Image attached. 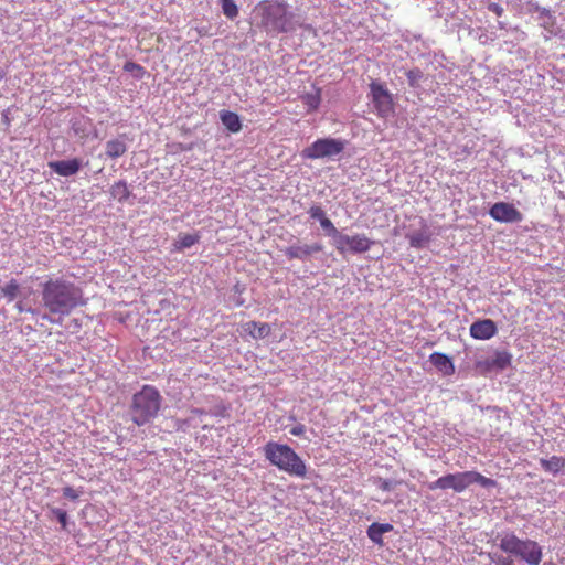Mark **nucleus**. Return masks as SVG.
Returning a JSON list of instances; mask_svg holds the SVG:
<instances>
[{
    "mask_svg": "<svg viewBox=\"0 0 565 565\" xmlns=\"http://www.w3.org/2000/svg\"><path fill=\"white\" fill-rule=\"evenodd\" d=\"M127 151V146L119 139H111L106 142L105 153L110 159H116L124 156Z\"/></svg>",
    "mask_w": 565,
    "mask_h": 565,
    "instance_id": "nucleus-20",
    "label": "nucleus"
},
{
    "mask_svg": "<svg viewBox=\"0 0 565 565\" xmlns=\"http://www.w3.org/2000/svg\"><path fill=\"white\" fill-rule=\"evenodd\" d=\"M110 195L118 202H125L130 196V191L126 181H118L110 188Z\"/></svg>",
    "mask_w": 565,
    "mask_h": 565,
    "instance_id": "nucleus-23",
    "label": "nucleus"
},
{
    "mask_svg": "<svg viewBox=\"0 0 565 565\" xmlns=\"http://www.w3.org/2000/svg\"><path fill=\"white\" fill-rule=\"evenodd\" d=\"M494 564L495 565H514L512 559L502 557V556L499 557L498 559H495Z\"/></svg>",
    "mask_w": 565,
    "mask_h": 565,
    "instance_id": "nucleus-38",
    "label": "nucleus"
},
{
    "mask_svg": "<svg viewBox=\"0 0 565 565\" xmlns=\"http://www.w3.org/2000/svg\"><path fill=\"white\" fill-rule=\"evenodd\" d=\"M512 354L508 351H495L494 354L487 359L483 364L486 370H499L502 371L511 365Z\"/></svg>",
    "mask_w": 565,
    "mask_h": 565,
    "instance_id": "nucleus-14",
    "label": "nucleus"
},
{
    "mask_svg": "<svg viewBox=\"0 0 565 565\" xmlns=\"http://www.w3.org/2000/svg\"><path fill=\"white\" fill-rule=\"evenodd\" d=\"M309 215L311 218L318 220L319 222H321L326 217L324 211L320 206H317V205L311 206L309 209Z\"/></svg>",
    "mask_w": 565,
    "mask_h": 565,
    "instance_id": "nucleus-32",
    "label": "nucleus"
},
{
    "mask_svg": "<svg viewBox=\"0 0 565 565\" xmlns=\"http://www.w3.org/2000/svg\"><path fill=\"white\" fill-rule=\"evenodd\" d=\"M301 102L307 107V111L313 113L318 110L321 104V88L312 86V92L301 95Z\"/></svg>",
    "mask_w": 565,
    "mask_h": 565,
    "instance_id": "nucleus-16",
    "label": "nucleus"
},
{
    "mask_svg": "<svg viewBox=\"0 0 565 565\" xmlns=\"http://www.w3.org/2000/svg\"><path fill=\"white\" fill-rule=\"evenodd\" d=\"M497 333V326L490 319L473 322L470 327V334L475 339L488 340Z\"/></svg>",
    "mask_w": 565,
    "mask_h": 565,
    "instance_id": "nucleus-11",
    "label": "nucleus"
},
{
    "mask_svg": "<svg viewBox=\"0 0 565 565\" xmlns=\"http://www.w3.org/2000/svg\"><path fill=\"white\" fill-rule=\"evenodd\" d=\"M223 9V13L228 19H234L238 15V8L234 0H220Z\"/></svg>",
    "mask_w": 565,
    "mask_h": 565,
    "instance_id": "nucleus-25",
    "label": "nucleus"
},
{
    "mask_svg": "<svg viewBox=\"0 0 565 565\" xmlns=\"http://www.w3.org/2000/svg\"><path fill=\"white\" fill-rule=\"evenodd\" d=\"M490 216L501 223H514L523 220L522 213L511 203L498 202L489 211Z\"/></svg>",
    "mask_w": 565,
    "mask_h": 565,
    "instance_id": "nucleus-9",
    "label": "nucleus"
},
{
    "mask_svg": "<svg viewBox=\"0 0 565 565\" xmlns=\"http://www.w3.org/2000/svg\"><path fill=\"white\" fill-rule=\"evenodd\" d=\"M406 76L409 86L417 87L419 86V81L423 78V72L419 68H413L406 73Z\"/></svg>",
    "mask_w": 565,
    "mask_h": 565,
    "instance_id": "nucleus-29",
    "label": "nucleus"
},
{
    "mask_svg": "<svg viewBox=\"0 0 565 565\" xmlns=\"http://www.w3.org/2000/svg\"><path fill=\"white\" fill-rule=\"evenodd\" d=\"M1 292L11 301L17 297L19 292V284L17 280L11 279L4 287L1 288Z\"/></svg>",
    "mask_w": 565,
    "mask_h": 565,
    "instance_id": "nucleus-26",
    "label": "nucleus"
},
{
    "mask_svg": "<svg viewBox=\"0 0 565 565\" xmlns=\"http://www.w3.org/2000/svg\"><path fill=\"white\" fill-rule=\"evenodd\" d=\"M477 476H478V472H471V471L461 473V488L477 482V479H476Z\"/></svg>",
    "mask_w": 565,
    "mask_h": 565,
    "instance_id": "nucleus-31",
    "label": "nucleus"
},
{
    "mask_svg": "<svg viewBox=\"0 0 565 565\" xmlns=\"http://www.w3.org/2000/svg\"><path fill=\"white\" fill-rule=\"evenodd\" d=\"M488 10L493 12L498 17H501L502 13H503V8L500 4L495 3V2L489 3L488 4Z\"/></svg>",
    "mask_w": 565,
    "mask_h": 565,
    "instance_id": "nucleus-36",
    "label": "nucleus"
},
{
    "mask_svg": "<svg viewBox=\"0 0 565 565\" xmlns=\"http://www.w3.org/2000/svg\"><path fill=\"white\" fill-rule=\"evenodd\" d=\"M322 250V245L312 244L303 246H289L284 249V254L288 259H303L312 254Z\"/></svg>",
    "mask_w": 565,
    "mask_h": 565,
    "instance_id": "nucleus-13",
    "label": "nucleus"
},
{
    "mask_svg": "<svg viewBox=\"0 0 565 565\" xmlns=\"http://www.w3.org/2000/svg\"><path fill=\"white\" fill-rule=\"evenodd\" d=\"M373 244V241L364 234L347 235L341 233L338 239L334 241L335 249L342 255L347 252L354 254L366 253Z\"/></svg>",
    "mask_w": 565,
    "mask_h": 565,
    "instance_id": "nucleus-7",
    "label": "nucleus"
},
{
    "mask_svg": "<svg viewBox=\"0 0 565 565\" xmlns=\"http://www.w3.org/2000/svg\"><path fill=\"white\" fill-rule=\"evenodd\" d=\"M320 225L327 232L328 235L334 238V241L338 239L341 233L327 216L320 222Z\"/></svg>",
    "mask_w": 565,
    "mask_h": 565,
    "instance_id": "nucleus-27",
    "label": "nucleus"
},
{
    "mask_svg": "<svg viewBox=\"0 0 565 565\" xmlns=\"http://www.w3.org/2000/svg\"><path fill=\"white\" fill-rule=\"evenodd\" d=\"M374 483L377 486L379 489L382 491L388 492L394 488V482L391 480H386L383 478H376L374 480Z\"/></svg>",
    "mask_w": 565,
    "mask_h": 565,
    "instance_id": "nucleus-30",
    "label": "nucleus"
},
{
    "mask_svg": "<svg viewBox=\"0 0 565 565\" xmlns=\"http://www.w3.org/2000/svg\"><path fill=\"white\" fill-rule=\"evenodd\" d=\"M17 308H18V310H19L20 312H22V311H23V308H22L21 303H18V305H17Z\"/></svg>",
    "mask_w": 565,
    "mask_h": 565,
    "instance_id": "nucleus-40",
    "label": "nucleus"
},
{
    "mask_svg": "<svg viewBox=\"0 0 565 565\" xmlns=\"http://www.w3.org/2000/svg\"><path fill=\"white\" fill-rule=\"evenodd\" d=\"M49 167L58 175L71 177L81 169V160L77 158L71 160L51 161Z\"/></svg>",
    "mask_w": 565,
    "mask_h": 565,
    "instance_id": "nucleus-12",
    "label": "nucleus"
},
{
    "mask_svg": "<svg viewBox=\"0 0 565 565\" xmlns=\"http://www.w3.org/2000/svg\"><path fill=\"white\" fill-rule=\"evenodd\" d=\"M63 494L65 498H68L71 500H76L78 498L77 491L72 487H65L63 489Z\"/></svg>",
    "mask_w": 565,
    "mask_h": 565,
    "instance_id": "nucleus-35",
    "label": "nucleus"
},
{
    "mask_svg": "<svg viewBox=\"0 0 565 565\" xmlns=\"http://www.w3.org/2000/svg\"><path fill=\"white\" fill-rule=\"evenodd\" d=\"M243 328L253 339L256 340L264 339L271 332L270 326L266 322L249 321L246 322Z\"/></svg>",
    "mask_w": 565,
    "mask_h": 565,
    "instance_id": "nucleus-15",
    "label": "nucleus"
},
{
    "mask_svg": "<svg viewBox=\"0 0 565 565\" xmlns=\"http://www.w3.org/2000/svg\"><path fill=\"white\" fill-rule=\"evenodd\" d=\"M262 25L267 32L285 33L291 30L292 14L288 6L280 1H266L259 4Z\"/></svg>",
    "mask_w": 565,
    "mask_h": 565,
    "instance_id": "nucleus-5",
    "label": "nucleus"
},
{
    "mask_svg": "<svg viewBox=\"0 0 565 565\" xmlns=\"http://www.w3.org/2000/svg\"><path fill=\"white\" fill-rule=\"evenodd\" d=\"M345 140L335 138H320L301 151L305 159L331 158L340 154L345 148Z\"/></svg>",
    "mask_w": 565,
    "mask_h": 565,
    "instance_id": "nucleus-6",
    "label": "nucleus"
},
{
    "mask_svg": "<svg viewBox=\"0 0 565 565\" xmlns=\"http://www.w3.org/2000/svg\"><path fill=\"white\" fill-rule=\"evenodd\" d=\"M42 303L51 315L65 317L85 301L82 289L75 284L63 278H50L42 285Z\"/></svg>",
    "mask_w": 565,
    "mask_h": 565,
    "instance_id": "nucleus-1",
    "label": "nucleus"
},
{
    "mask_svg": "<svg viewBox=\"0 0 565 565\" xmlns=\"http://www.w3.org/2000/svg\"><path fill=\"white\" fill-rule=\"evenodd\" d=\"M6 73L0 68V82L4 78Z\"/></svg>",
    "mask_w": 565,
    "mask_h": 565,
    "instance_id": "nucleus-39",
    "label": "nucleus"
},
{
    "mask_svg": "<svg viewBox=\"0 0 565 565\" xmlns=\"http://www.w3.org/2000/svg\"><path fill=\"white\" fill-rule=\"evenodd\" d=\"M306 433V426L298 424L290 429V434L294 436H303Z\"/></svg>",
    "mask_w": 565,
    "mask_h": 565,
    "instance_id": "nucleus-37",
    "label": "nucleus"
},
{
    "mask_svg": "<svg viewBox=\"0 0 565 565\" xmlns=\"http://www.w3.org/2000/svg\"><path fill=\"white\" fill-rule=\"evenodd\" d=\"M417 227L406 233L409 245L414 248H423L431 241L429 226L423 218L417 220Z\"/></svg>",
    "mask_w": 565,
    "mask_h": 565,
    "instance_id": "nucleus-10",
    "label": "nucleus"
},
{
    "mask_svg": "<svg viewBox=\"0 0 565 565\" xmlns=\"http://www.w3.org/2000/svg\"><path fill=\"white\" fill-rule=\"evenodd\" d=\"M430 362L444 375H449L455 372L454 364L446 354L435 352L430 355Z\"/></svg>",
    "mask_w": 565,
    "mask_h": 565,
    "instance_id": "nucleus-17",
    "label": "nucleus"
},
{
    "mask_svg": "<svg viewBox=\"0 0 565 565\" xmlns=\"http://www.w3.org/2000/svg\"><path fill=\"white\" fill-rule=\"evenodd\" d=\"M53 513L56 515L60 524L63 529H66L67 525V512L61 509H54Z\"/></svg>",
    "mask_w": 565,
    "mask_h": 565,
    "instance_id": "nucleus-33",
    "label": "nucleus"
},
{
    "mask_svg": "<svg viewBox=\"0 0 565 565\" xmlns=\"http://www.w3.org/2000/svg\"><path fill=\"white\" fill-rule=\"evenodd\" d=\"M221 121L222 124L231 131L238 132L242 129V124L239 117L236 113L230 110L221 111Z\"/></svg>",
    "mask_w": 565,
    "mask_h": 565,
    "instance_id": "nucleus-19",
    "label": "nucleus"
},
{
    "mask_svg": "<svg viewBox=\"0 0 565 565\" xmlns=\"http://www.w3.org/2000/svg\"><path fill=\"white\" fill-rule=\"evenodd\" d=\"M428 488L430 490H435V489H449V488H452L455 490L458 489V479L455 475H448V476H445V477H441L439 479H437L435 482H431Z\"/></svg>",
    "mask_w": 565,
    "mask_h": 565,
    "instance_id": "nucleus-24",
    "label": "nucleus"
},
{
    "mask_svg": "<svg viewBox=\"0 0 565 565\" xmlns=\"http://www.w3.org/2000/svg\"><path fill=\"white\" fill-rule=\"evenodd\" d=\"M161 406V395L159 391L151 385H143L142 388L134 394L130 414L131 420L142 426L154 418Z\"/></svg>",
    "mask_w": 565,
    "mask_h": 565,
    "instance_id": "nucleus-3",
    "label": "nucleus"
},
{
    "mask_svg": "<svg viewBox=\"0 0 565 565\" xmlns=\"http://www.w3.org/2000/svg\"><path fill=\"white\" fill-rule=\"evenodd\" d=\"M200 234L196 233H186V234H180L178 238L173 243V250L175 252H182L185 248H190L200 241Z\"/></svg>",
    "mask_w": 565,
    "mask_h": 565,
    "instance_id": "nucleus-18",
    "label": "nucleus"
},
{
    "mask_svg": "<svg viewBox=\"0 0 565 565\" xmlns=\"http://www.w3.org/2000/svg\"><path fill=\"white\" fill-rule=\"evenodd\" d=\"M392 525L391 524H379V523H372L367 529V535L370 540L374 543L382 544L383 542V534L391 531Z\"/></svg>",
    "mask_w": 565,
    "mask_h": 565,
    "instance_id": "nucleus-22",
    "label": "nucleus"
},
{
    "mask_svg": "<svg viewBox=\"0 0 565 565\" xmlns=\"http://www.w3.org/2000/svg\"><path fill=\"white\" fill-rule=\"evenodd\" d=\"M263 451L265 458L280 471L298 478H305L307 476L306 462L290 446L268 441L264 446Z\"/></svg>",
    "mask_w": 565,
    "mask_h": 565,
    "instance_id": "nucleus-2",
    "label": "nucleus"
},
{
    "mask_svg": "<svg viewBox=\"0 0 565 565\" xmlns=\"http://www.w3.org/2000/svg\"><path fill=\"white\" fill-rule=\"evenodd\" d=\"M124 71L132 73L138 78H141L146 73L141 65L130 61L125 63Z\"/></svg>",
    "mask_w": 565,
    "mask_h": 565,
    "instance_id": "nucleus-28",
    "label": "nucleus"
},
{
    "mask_svg": "<svg viewBox=\"0 0 565 565\" xmlns=\"http://www.w3.org/2000/svg\"><path fill=\"white\" fill-rule=\"evenodd\" d=\"M371 98L380 117H386L393 111V98L387 88L377 82L370 84Z\"/></svg>",
    "mask_w": 565,
    "mask_h": 565,
    "instance_id": "nucleus-8",
    "label": "nucleus"
},
{
    "mask_svg": "<svg viewBox=\"0 0 565 565\" xmlns=\"http://www.w3.org/2000/svg\"><path fill=\"white\" fill-rule=\"evenodd\" d=\"M501 551L520 557L529 565H540L543 558L542 547L536 541L521 540L514 533H505L500 537Z\"/></svg>",
    "mask_w": 565,
    "mask_h": 565,
    "instance_id": "nucleus-4",
    "label": "nucleus"
},
{
    "mask_svg": "<svg viewBox=\"0 0 565 565\" xmlns=\"http://www.w3.org/2000/svg\"><path fill=\"white\" fill-rule=\"evenodd\" d=\"M477 479V483H480L482 487H493L495 486V481L493 479H490V478H487V477H483L482 475L478 473V476L476 477Z\"/></svg>",
    "mask_w": 565,
    "mask_h": 565,
    "instance_id": "nucleus-34",
    "label": "nucleus"
},
{
    "mask_svg": "<svg viewBox=\"0 0 565 565\" xmlns=\"http://www.w3.org/2000/svg\"><path fill=\"white\" fill-rule=\"evenodd\" d=\"M541 467L547 471L552 472L554 475L558 473L562 469L565 467V458L561 456H552L548 459L542 458L540 460Z\"/></svg>",
    "mask_w": 565,
    "mask_h": 565,
    "instance_id": "nucleus-21",
    "label": "nucleus"
}]
</instances>
